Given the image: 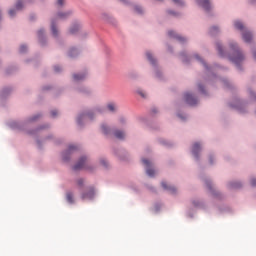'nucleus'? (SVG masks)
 <instances>
[{
    "instance_id": "obj_39",
    "label": "nucleus",
    "mask_w": 256,
    "mask_h": 256,
    "mask_svg": "<svg viewBox=\"0 0 256 256\" xmlns=\"http://www.w3.org/2000/svg\"><path fill=\"white\" fill-rule=\"evenodd\" d=\"M100 163H102V165H104L105 167L107 166V162L105 160L100 161Z\"/></svg>"
},
{
    "instance_id": "obj_35",
    "label": "nucleus",
    "mask_w": 256,
    "mask_h": 256,
    "mask_svg": "<svg viewBox=\"0 0 256 256\" xmlns=\"http://www.w3.org/2000/svg\"><path fill=\"white\" fill-rule=\"evenodd\" d=\"M9 16L10 17H13L15 15V11L12 9V10H9Z\"/></svg>"
},
{
    "instance_id": "obj_42",
    "label": "nucleus",
    "mask_w": 256,
    "mask_h": 256,
    "mask_svg": "<svg viewBox=\"0 0 256 256\" xmlns=\"http://www.w3.org/2000/svg\"><path fill=\"white\" fill-rule=\"evenodd\" d=\"M231 48L232 49H235L236 48V45L234 44V45H231Z\"/></svg>"
},
{
    "instance_id": "obj_32",
    "label": "nucleus",
    "mask_w": 256,
    "mask_h": 256,
    "mask_svg": "<svg viewBox=\"0 0 256 256\" xmlns=\"http://www.w3.org/2000/svg\"><path fill=\"white\" fill-rule=\"evenodd\" d=\"M198 88H199V91H200L201 93H204V87H203V85L199 84V85H198Z\"/></svg>"
},
{
    "instance_id": "obj_9",
    "label": "nucleus",
    "mask_w": 256,
    "mask_h": 256,
    "mask_svg": "<svg viewBox=\"0 0 256 256\" xmlns=\"http://www.w3.org/2000/svg\"><path fill=\"white\" fill-rule=\"evenodd\" d=\"M201 150L200 144L199 143H195L193 145V150L192 153L194 155V157L198 160L199 159V152Z\"/></svg>"
},
{
    "instance_id": "obj_20",
    "label": "nucleus",
    "mask_w": 256,
    "mask_h": 256,
    "mask_svg": "<svg viewBox=\"0 0 256 256\" xmlns=\"http://www.w3.org/2000/svg\"><path fill=\"white\" fill-rule=\"evenodd\" d=\"M82 118H89V119H91V116H90V114L80 116V117L78 118V120H77V122H78L79 125H81V119H82Z\"/></svg>"
},
{
    "instance_id": "obj_8",
    "label": "nucleus",
    "mask_w": 256,
    "mask_h": 256,
    "mask_svg": "<svg viewBox=\"0 0 256 256\" xmlns=\"http://www.w3.org/2000/svg\"><path fill=\"white\" fill-rule=\"evenodd\" d=\"M168 36H169L170 38L177 39L179 42H185V41H186L185 38L181 37L179 34H176V33L173 32V31H169V32H168Z\"/></svg>"
},
{
    "instance_id": "obj_4",
    "label": "nucleus",
    "mask_w": 256,
    "mask_h": 256,
    "mask_svg": "<svg viewBox=\"0 0 256 256\" xmlns=\"http://www.w3.org/2000/svg\"><path fill=\"white\" fill-rule=\"evenodd\" d=\"M87 158L86 157H81L77 164L73 167L74 171H79L81 169H84L86 166Z\"/></svg>"
},
{
    "instance_id": "obj_30",
    "label": "nucleus",
    "mask_w": 256,
    "mask_h": 256,
    "mask_svg": "<svg viewBox=\"0 0 256 256\" xmlns=\"http://www.w3.org/2000/svg\"><path fill=\"white\" fill-rule=\"evenodd\" d=\"M135 11L138 12V13H142L143 12L142 8L139 7V6L135 7Z\"/></svg>"
},
{
    "instance_id": "obj_16",
    "label": "nucleus",
    "mask_w": 256,
    "mask_h": 256,
    "mask_svg": "<svg viewBox=\"0 0 256 256\" xmlns=\"http://www.w3.org/2000/svg\"><path fill=\"white\" fill-rule=\"evenodd\" d=\"M66 201H68L70 204L74 203L73 194L71 192L66 193Z\"/></svg>"
},
{
    "instance_id": "obj_40",
    "label": "nucleus",
    "mask_w": 256,
    "mask_h": 256,
    "mask_svg": "<svg viewBox=\"0 0 256 256\" xmlns=\"http://www.w3.org/2000/svg\"><path fill=\"white\" fill-rule=\"evenodd\" d=\"M142 97H145L144 93L142 91L138 92Z\"/></svg>"
},
{
    "instance_id": "obj_26",
    "label": "nucleus",
    "mask_w": 256,
    "mask_h": 256,
    "mask_svg": "<svg viewBox=\"0 0 256 256\" xmlns=\"http://www.w3.org/2000/svg\"><path fill=\"white\" fill-rule=\"evenodd\" d=\"M79 30V26H75L74 28H72L71 30H70V32L72 33V34H74L75 32H77Z\"/></svg>"
},
{
    "instance_id": "obj_41",
    "label": "nucleus",
    "mask_w": 256,
    "mask_h": 256,
    "mask_svg": "<svg viewBox=\"0 0 256 256\" xmlns=\"http://www.w3.org/2000/svg\"><path fill=\"white\" fill-rule=\"evenodd\" d=\"M254 59L256 60V51L253 52Z\"/></svg>"
},
{
    "instance_id": "obj_25",
    "label": "nucleus",
    "mask_w": 256,
    "mask_h": 256,
    "mask_svg": "<svg viewBox=\"0 0 256 256\" xmlns=\"http://www.w3.org/2000/svg\"><path fill=\"white\" fill-rule=\"evenodd\" d=\"M26 51H27V46L22 45V46L20 47V53H25Z\"/></svg>"
},
{
    "instance_id": "obj_28",
    "label": "nucleus",
    "mask_w": 256,
    "mask_h": 256,
    "mask_svg": "<svg viewBox=\"0 0 256 256\" xmlns=\"http://www.w3.org/2000/svg\"><path fill=\"white\" fill-rule=\"evenodd\" d=\"M215 32H218V28L217 27H213L212 29H211V35H214L215 34Z\"/></svg>"
},
{
    "instance_id": "obj_2",
    "label": "nucleus",
    "mask_w": 256,
    "mask_h": 256,
    "mask_svg": "<svg viewBox=\"0 0 256 256\" xmlns=\"http://www.w3.org/2000/svg\"><path fill=\"white\" fill-rule=\"evenodd\" d=\"M231 61L237 66H240L241 62L244 61V55L240 50H235L234 55L231 57Z\"/></svg>"
},
{
    "instance_id": "obj_43",
    "label": "nucleus",
    "mask_w": 256,
    "mask_h": 256,
    "mask_svg": "<svg viewBox=\"0 0 256 256\" xmlns=\"http://www.w3.org/2000/svg\"><path fill=\"white\" fill-rule=\"evenodd\" d=\"M206 184H207L208 189H211V186L208 183H206Z\"/></svg>"
},
{
    "instance_id": "obj_1",
    "label": "nucleus",
    "mask_w": 256,
    "mask_h": 256,
    "mask_svg": "<svg viewBox=\"0 0 256 256\" xmlns=\"http://www.w3.org/2000/svg\"><path fill=\"white\" fill-rule=\"evenodd\" d=\"M234 26L242 32L243 41L250 43L252 40V34L245 30L244 24L241 21H235Z\"/></svg>"
},
{
    "instance_id": "obj_10",
    "label": "nucleus",
    "mask_w": 256,
    "mask_h": 256,
    "mask_svg": "<svg viewBox=\"0 0 256 256\" xmlns=\"http://www.w3.org/2000/svg\"><path fill=\"white\" fill-rule=\"evenodd\" d=\"M162 187L164 190L168 191L170 194L176 193L175 186H168V184L166 182H162Z\"/></svg>"
},
{
    "instance_id": "obj_14",
    "label": "nucleus",
    "mask_w": 256,
    "mask_h": 256,
    "mask_svg": "<svg viewBox=\"0 0 256 256\" xmlns=\"http://www.w3.org/2000/svg\"><path fill=\"white\" fill-rule=\"evenodd\" d=\"M79 54V51L77 49H74L72 48L70 51H69V57L70 58H75L77 57Z\"/></svg>"
},
{
    "instance_id": "obj_33",
    "label": "nucleus",
    "mask_w": 256,
    "mask_h": 256,
    "mask_svg": "<svg viewBox=\"0 0 256 256\" xmlns=\"http://www.w3.org/2000/svg\"><path fill=\"white\" fill-rule=\"evenodd\" d=\"M83 179H79L78 181H77V185L79 186V187H81L82 185H83Z\"/></svg>"
},
{
    "instance_id": "obj_37",
    "label": "nucleus",
    "mask_w": 256,
    "mask_h": 256,
    "mask_svg": "<svg viewBox=\"0 0 256 256\" xmlns=\"http://www.w3.org/2000/svg\"><path fill=\"white\" fill-rule=\"evenodd\" d=\"M240 187H241L240 183L232 184V188H240Z\"/></svg>"
},
{
    "instance_id": "obj_7",
    "label": "nucleus",
    "mask_w": 256,
    "mask_h": 256,
    "mask_svg": "<svg viewBox=\"0 0 256 256\" xmlns=\"http://www.w3.org/2000/svg\"><path fill=\"white\" fill-rule=\"evenodd\" d=\"M199 6H201L203 9H205L206 11H208L209 9H211V4L209 0H197Z\"/></svg>"
},
{
    "instance_id": "obj_3",
    "label": "nucleus",
    "mask_w": 256,
    "mask_h": 256,
    "mask_svg": "<svg viewBox=\"0 0 256 256\" xmlns=\"http://www.w3.org/2000/svg\"><path fill=\"white\" fill-rule=\"evenodd\" d=\"M143 164L146 166V173L149 177L153 178L155 176V170L151 168L152 163L147 159H142Z\"/></svg>"
},
{
    "instance_id": "obj_31",
    "label": "nucleus",
    "mask_w": 256,
    "mask_h": 256,
    "mask_svg": "<svg viewBox=\"0 0 256 256\" xmlns=\"http://www.w3.org/2000/svg\"><path fill=\"white\" fill-rule=\"evenodd\" d=\"M195 58H196V59H199V61H201V62H202V64L204 65V67H205V68H207L206 63H204V61H203V60H201V59L199 58V56H198V55H196V56H195Z\"/></svg>"
},
{
    "instance_id": "obj_45",
    "label": "nucleus",
    "mask_w": 256,
    "mask_h": 256,
    "mask_svg": "<svg viewBox=\"0 0 256 256\" xmlns=\"http://www.w3.org/2000/svg\"><path fill=\"white\" fill-rule=\"evenodd\" d=\"M211 163H212V158L210 159Z\"/></svg>"
},
{
    "instance_id": "obj_34",
    "label": "nucleus",
    "mask_w": 256,
    "mask_h": 256,
    "mask_svg": "<svg viewBox=\"0 0 256 256\" xmlns=\"http://www.w3.org/2000/svg\"><path fill=\"white\" fill-rule=\"evenodd\" d=\"M251 186L252 187L256 186V179L255 178L251 179Z\"/></svg>"
},
{
    "instance_id": "obj_23",
    "label": "nucleus",
    "mask_w": 256,
    "mask_h": 256,
    "mask_svg": "<svg viewBox=\"0 0 256 256\" xmlns=\"http://www.w3.org/2000/svg\"><path fill=\"white\" fill-rule=\"evenodd\" d=\"M217 50H218L219 54L222 56L223 55V49H222L221 44H217Z\"/></svg>"
},
{
    "instance_id": "obj_5",
    "label": "nucleus",
    "mask_w": 256,
    "mask_h": 256,
    "mask_svg": "<svg viewBox=\"0 0 256 256\" xmlns=\"http://www.w3.org/2000/svg\"><path fill=\"white\" fill-rule=\"evenodd\" d=\"M95 196V190L90 188L87 192L81 194L82 200H91Z\"/></svg>"
},
{
    "instance_id": "obj_29",
    "label": "nucleus",
    "mask_w": 256,
    "mask_h": 256,
    "mask_svg": "<svg viewBox=\"0 0 256 256\" xmlns=\"http://www.w3.org/2000/svg\"><path fill=\"white\" fill-rule=\"evenodd\" d=\"M43 34H44V30H39L38 31V37L39 39H41L43 37Z\"/></svg>"
},
{
    "instance_id": "obj_15",
    "label": "nucleus",
    "mask_w": 256,
    "mask_h": 256,
    "mask_svg": "<svg viewBox=\"0 0 256 256\" xmlns=\"http://www.w3.org/2000/svg\"><path fill=\"white\" fill-rule=\"evenodd\" d=\"M146 57H147L148 61H150V63L152 65H155V59H153V56H152L151 52H146Z\"/></svg>"
},
{
    "instance_id": "obj_19",
    "label": "nucleus",
    "mask_w": 256,
    "mask_h": 256,
    "mask_svg": "<svg viewBox=\"0 0 256 256\" xmlns=\"http://www.w3.org/2000/svg\"><path fill=\"white\" fill-rule=\"evenodd\" d=\"M51 29H52L53 36L56 37L58 35V32H57L54 22H52Z\"/></svg>"
},
{
    "instance_id": "obj_11",
    "label": "nucleus",
    "mask_w": 256,
    "mask_h": 256,
    "mask_svg": "<svg viewBox=\"0 0 256 256\" xmlns=\"http://www.w3.org/2000/svg\"><path fill=\"white\" fill-rule=\"evenodd\" d=\"M76 150H78V147H77V146L70 145L68 151H66V152L63 153V160H64V161H67L68 158L66 157V155H67V154H71L73 151H76Z\"/></svg>"
},
{
    "instance_id": "obj_6",
    "label": "nucleus",
    "mask_w": 256,
    "mask_h": 256,
    "mask_svg": "<svg viewBox=\"0 0 256 256\" xmlns=\"http://www.w3.org/2000/svg\"><path fill=\"white\" fill-rule=\"evenodd\" d=\"M184 98L185 102L190 106H194L197 104V100L190 93H186L184 95Z\"/></svg>"
},
{
    "instance_id": "obj_17",
    "label": "nucleus",
    "mask_w": 256,
    "mask_h": 256,
    "mask_svg": "<svg viewBox=\"0 0 256 256\" xmlns=\"http://www.w3.org/2000/svg\"><path fill=\"white\" fill-rule=\"evenodd\" d=\"M73 78L75 81H81L85 78V75L74 74Z\"/></svg>"
},
{
    "instance_id": "obj_13",
    "label": "nucleus",
    "mask_w": 256,
    "mask_h": 256,
    "mask_svg": "<svg viewBox=\"0 0 256 256\" xmlns=\"http://www.w3.org/2000/svg\"><path fill=\"white\" fill-rule=\"evenodd\" d=\"M113 135L116 139H120V140H123L125 137V133L120 130L115 131Z\"/></svg>"
},
{
    "instance_id": "obj_24",
    "label": "nucleus",
    "mask_w": 256,
    "mask_h": 256,
    "mask_svg": "<svg viewBox=\"0 0 256 256\" xmlns=\"http://www.w3.org/2000/svg\"><path fill=\"white\" fill-rule=\"evenodd\" d=\"M174 1V4L178 5V6H182L183 5V1L182 0H172Z\"/></svg>"
},
{
    "instance_id": "obj_22",
    "label": "nucleus",
    "mask_w": 256,
    "mask_h": 256,
    "mask_svg": "<svg viewBox=\"0 0 256 256\" xmlns=\"http://www.w3.org/2000/svg\"><path fill=\"white\" fill-rule=\"evenodd\" d=\"M68 15H69L68 13H59L58 18L59 19H65V18H67Z\"/></svg>"
},
{
    "instance_id": "obj_36",
    "label": "nucleus",
    "mask_w": 256,
    "mask_h": 256,
    "mask_svg": "<svg viewBox=\"0 0 256 256\" xmlns=\"http://www.w3.org/2000/svg\"><path fill=\"white\" fill-rule=\"evenodd\" d=\"M54 69L56 73H59L61 71L60 66H54Z\"/></svg>"
},
{
    "instance_id": "obj_21",
    "label": "nucleus",
    "mask_w": 256,
    "mask_h": 256,
    "mask_svg": "<svg viewBox=\"0 0 256 256\" xmlns=\"http://www.w3.org/2000/svg\"><path fill=\"white\" fill-rule=\"evenodd\" d=\"M23 8V2H21L20 0H18L17 4H16V9L20 10Z\"/></svg>"
},
{
    "instance_id": "obj_12",
    "label": "nucleus",
    "mask_w": 256,
    "mask_h": 256,
    "mask_svg": "<svg viewBox=\"0 0 256 256\" xmlns=\"http://www.w3.org/2000/svg\"><path fill=\"white\" fill-rule=\"evenodd\" d=\"M100 129L102 130V134L106 135V136H110L113 135L111 133L110 128L107 126V124H102V126L100 127Z\"/></svg>"
},
{
    "instance_id": "obj_38",
    "label": "nucleus",
    "mask_w": 256,
    "mask_h": 256,
    "mask_svg": "<svg viewBox=\"0 0 256 256\" xmlns=\"http://www.w3.org/2000/svg\"><path fill=\"white\" fill-rule=\"evenodd\" d=\"M57 114H58V112H57L56 110H53V111L51 112L52 117H55Z\"/></svg>"
},
{
    "instance_id": "obj_18",
    "label": "nucleus",
    "mask_w": 256,
    "mask_h": 256,
    "mask_svg": "<svg viewBox=\"0 0 256 256\" xmlns=\"http://www.w3.org/2000/svg\"><path fill=\"white\" fill-rule=\"evenodd\" d=\"M107 108H108V110H110L112 112L116 111V105L114 103H109L107 105Z\"/></svg>"
},
{
    "instance_id": "obj_44",
    "label": "nucleus",
    "mask_w": 256,
    "mask_h": 256,
    "mask_svg": "<svg viewBox=\"0 0 256 256\" xmlns=\"http://www.w3.org/2000/svg\"><path fill=\"white\" fill-rule=\"evenodd\" d=\"M169 14H174L172 11H169Z\"/></svg>"
},
{
    "instance_id": "obj_27",
    "label": "nucleus",
    "mask_w": 256,
    "mask_h": 256,
    "mask_svg": "<svg viewBox=\"0 0 256 256\" xmlns=\"http://www.w3.org/2000/svg\"><path fill=\"white\" fill-rule=\"evenodd\" d=\"M65 0H57V5L62 7L64 5Z\"/></svg>"
}]
</instances>
